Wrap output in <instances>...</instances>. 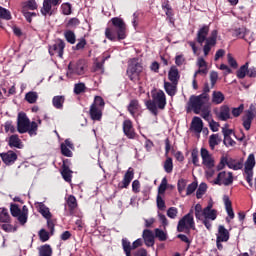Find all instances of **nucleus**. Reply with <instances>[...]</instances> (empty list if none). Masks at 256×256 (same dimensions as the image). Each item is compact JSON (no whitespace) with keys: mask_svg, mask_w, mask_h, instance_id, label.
Masks as SVG:
<instances>
[{"mask_svg":"<svg viewBox=\"0 0 256 256\" xmlns=\"http://www.w3.org/2000/svg\"><path fill=\"white\" fill-rule=\"evenodd\" d=\"M112 28L105 29V37L109 41H123L127 38V25L123 18L114 17L111 19Z\"/></svg>","mask_w":256,"mask_h":256,"instance_id":"obj_1","label":"nucleus"},{"mask_svg":"<svg viewBox=\"0 0 256 256\" xmlns=\"http://www.w3.org/2000/svg\"><path fill=\"white\" fill-rule=\"evenodd\" d=\"M152 100H148L145 102L147 109L157 117L159 115V110L163 111L165 107H167V96H165V92L163 90H152L151 91Z\"/></svg>","mask_w":256,"mask_h":256,"instance_id":"obj_2","label":"nucleus"},{"mask_svg":"<svg viewBox=\"0 0 256 256\" xmlns=\"http://www.w3.org/2000/svg\"><path fill=\"white\" fill-rule=\"evenodd\" d=\"M39 128V125H37V122L29 120V117H27V114L25 112L18 113L17 117V131L21 135L24 133H28L30 137H33V135H37V129Z\"/></svg>","mask_w":256,"mask_h":256,"instance_id":"obj_3","label":"nucleus"},{"mask_svg":"<svg viewBox=\"0 0 256 256\" xmlns=\"http://www.w3.org/2000/svg\"><path fill=\"white\" fill-rule=\"evenodd\" d=\"M141 73H143V65L139 62L138 58H132L128 62L126 75L133 83L141 81Z\"/></svg>","mask_w":256,"mask_h":256,"instance_id":"obj_4","label":"nucleus"},{"mask_svg":"<svg viewBox=\"0 0 256 256\" xmlns=\"http://www.w3.org/2000/svg\"><path fill=\"white\" fill-rule=\"evenodd\" d=\"M190 107L195 113V115H199L202 109L209 107V96L205 94H200L198 96H191L190 100Z\"/></svg>","mask_w":256,"mask_h":256,"instance_id":"obj_5","label":"nucleus"},{"mask_svg":"<svg viewBox=\"0 0 256 256\" xmlns=\"http://www.w3.org/2000/svg\"><path fill=\"white\" fill-rule=\"evenodd\" d=\"M195 231V219L193 218V209L188 214L184 215L178 222L177 231L183 233L185 231Z\"/></svg>","mask_w":256,"mask_h":256,"instance_id":"obj_6","label":"nucleus"},{"mask_svg":"<svg viewBox=\"0 0 256 256\" xmlns=\"http://www.w3.org/2000/svg\"><path fill=\"white\" fill-rule=\"evenodd\" d=\"M255 167V154H249L245 164L244 173L246 175V181L250 187H253V169Z\"/></svg>","mask_w":256,"mask_h":256,"instance_id":"obj_7","label":"nucleus"},{"mask_svg":"<svg viewBox=\"0 0 256 256\" xmlns=\"http://www.w3.org/2000/svg\"><path fill=\"white\" fill-rule=\"evenodd\" d=\"M256 117V106L251 104L249 109L245 111L244 115L242 116V125L246 131L251 129V124Z\"/></svg>","mask_w":256,"mask_h":256,"instance_id":"obj_8","label":"nucleus"},{"mask_svg":"<svg viewBox=\"0 0 256 256\" xmlns=\"http://www.w3.org/2000/svg\"><path fill=\"white\" fill-rule=\"evenodd\" d=\"M72 75H85V62L83 60H78L75 64L69 63L67 77Z\"/></svg>","mask_w":256,"mask_h":256,"instance_id":"obj_9","label":"nucleus"},{"mask_svg":"<svg viewBox=\"0 0 256 256\" xmlns=\"http://www.w3.org/2000/svg\"><path fill=\"white\" fill-rule=\"evenodd\" d=\"M61 3H63V0H44L40 11L44 17H47V15L51 16L53 15V9L59 7Z\"/></svg>","mask_w":256,"mask_h":256,"instance_id":"obj_10","label":"nucleus"},{"mask_svg":"<svg viewBox=\"0 0 256 256\" xmlns=\"http://www.w3.org/2000/svg\"><path fill=\"white\" fill-rule=\"evenodd\" d=\"M143 245V240L141 238H138L135 240L132 245L131 242L127 238L122 239V248L126 256H131V251L133 249H137L138 247H141Z\"/></svg>","mask_w":256,"mask_h":256,"instance_id":"obj_11","label":"nucleus"},{"mask_svg":"<svg viewBox=\"0 0 256 256\" xmlns=\"http://www.w3.org/2000/svg\"><path fill=\"white\" fill-rule=\"evenodd\" d=\"M65 51V41L58 39L54 44L49 46V54L51 56L57 55L60 59H63V53Z\"/></svg>","mask_w":256,"mask_h":256,"instance_id":"obj_12","label":"nucleus"},{"mask_svg":"<svg viewBox=\"0 0 256 256\" xmlns=\"http://www.w3.org/2000/svg\"><path fill=\"white\" fill-rule=\"evenodd\" d=\"M215 185H228L233 184V173L222 171L218 174L217 178L214 180Z\"/></svg>","mask_w":256,"mask_h":256,"instance_id":"obj_13","label":"nucleus"},{"mask_svg":"<svg viewBox=\"0 0 256 256\" xmlns=\"http://www.w3.org/2000/svg\"><path fill=\"white\" fill-rule=\"evenodd\" d=\"M200 155L202 158V164L207 167V169H213V167H215V159L209 153V150L206 148H201Z\"/></svg>","mask_w":256,"mask_h":256,"instance_id":"obj_14","label":"nucleus"},{"mask_svg":"<svg viewBox=\"0 0 256 256\" xmlns=\"http://www.w3.org/2000/svg\"><path fill=\"white\" fill-rule=\"evenodd\" d=\"M217 35L218 31L213 30L211 32V36L207 38L206 43L203 47L205 57H207V55H209V53L211 52V47H215V45H217Z\"/></svg>","mask_w":256,"mask_h":256,"instance_id":"obj_15","label":"nucleus"},{"mask_svg":"<svg viewBox=\"0 0 256 256\" xmlns=\"http://www.w3.org/2000/svg\"><path fill=\"white\" fill-rule=\"evenodd\" d=\"M122 129L127 139H135L137 133H135V128H133V122L131 120H124Z\"/></svg>","mask_w":256,"mask_h":256,"instance_id":"obj_16","label":"nucleus"},{"mask_svg":"<svg viewBox=\"0 0 256 256\" xmlns=\"http://www.w3.org/2000/svg\"><path fill=\"white\" fill-rule=\"evenodd\" d=\"M0 157L4 164L7 166H11L15 164V161H17V153L13 150H9L7 152L0 153Z\"/></svg>","mask_w":256,"mask_h":256,"instance_id":"obj_17","label":"nucleus"},{"mask_svg":"<svg viewBox=\"0 0 256 256\" xmlns=\"http://www.w3.org/2000/svg\"><path fill=\"white\" fill-rule=\"evenodd\" d=\"M216 117L219 121H229L231 119V108L228 105H222L219 111L216 112Z\"/></svg>","mask_w":256,"mask_h":256,"instance_id":"obj_18","label":"nucleus"},{"mask_svg":"<svg viewBox=\"0 0 256 256\" xmlns=\"http://www.w3.org/2000/svg\"><path fill=\"white\" fill-rule=\"evenodd\" d=\"M207 35H209V25H203L197 32L196 41L199 45H203V42L207 43Z\"/></svg>","mask_w":256,"mask_h":256,"instance_id":"obj_19","label":"nucleus"},{"mask_svg":"<svg viewBox=\"0 0 256 256\" xmlns=\"http://www.w3.org/2000/svg\"><path fill=\"white\" fill-rule=\"evenodd\" d=\"M146 247H153L155 245V234L149 229H145L142 234Z\"/></svg>","mask_w":256,"mask_h":256,"instance_id":"obj_20","label":"nucleus"},{"mask_svg":"<svg viewBox=\"0 0 256 256\" xmlns=\"http://www.w3.org/2000/svg\"><path fill=\"white\" fill-rule=\"evenodd\" d=\"M168 79L170 83H174V85L179 84V79H181V75L179 74V69L177 66H171L168 71Z\"/></svg>","mask_w":256,"mask_h":256,"instance_id":"obj_21","label":"nucleus"},{"mask_svg":"<svg viewBox=\"0 0 256 256\" xmlns=\"http://www.w3.org/2000/svg\"><path fill=\"white\" fill-rule=\"evenodd\" d=\"M135 177V172L133 171V168H129L122 180V186H120V189H127L129 185L131 184V181H133V178Z\"/></svg>","mask_w":256,"mask_h":256,"instance_id":"obj_22","label":"nucleus"},{"mask_svg":"<svg viewBox=\"0 0 256 256\" xmlns=\"http://www.w3.org/2000/svg\"><path fill=\"white\" fill-rule=\"evenodd\" d=\"M204 219L210 221H215V219H217V210L213 209L212 203H209L207 207L204 208Z\"/></svg>","mask_w":256,"mask_h":256,"instance_id":"obj_23","label":"nucleus"},{"mask_svg":"<svg viewBox=\"0 0 256 256\" xmlns=\"http://www.w3.org/2000/svg\"><path fill=\"white\" fill-rule=\"evenodd\" d=\"M90 118L92 121H101L103 117V108H99L96 106H90Z\"/></svg>","mask_w":256,"mask_h":256,"instance_id":"obj_24","label":"nucleus"},{"mask_svg":"<svg viewBox=\"0 0 256 256\" xmlns=\"http://www.w3.org/2000/svg\"><path fill=\"white\" fill-rule=\"evenodd\" d=\"M229 237H230L229 230H227L225 226L219 225L218 233L216 234V239H218V241H224L225 243H227V241H229Z\"/></svg>","mask_w":256,"mask_h":256,"instance_id":"obj_25","label":"nucleus"},{"mask_svg":"<svg viewBox=\"0 0 256 256\" xmlns=\"http://www.w3.org/2000/svg\"><path fill=\"white\" fill-rule=\"evenodd\" d=\"M8 145L13 149H23V142L20 140L19 135L13 134L9 137Z\"/></svg>","mask_w":256,"mask_h":256,"instance_id":"obj_26","label":"nucleus"},{"mask_svg":"<svg viewBox=\"0 0 256 256\" xmlns=\"http://www.w3.org/2000/svg\"><path fill=\"white\" fill-rule=\"evenodd\" d=\"M127 110L130 113V115L135 117V115H137V113H139V111L141 110V105H139V100L137 99L131 100L127 106Z\"/></svg>","mask_w":256,"mask_h":256,"instance_id":"obj_27","label":"nucleus"},{"mask_svg":"<svg viewBox=\"0 0 256 256\" xmlns=\"http://www.w3.org/2000/svg\"><path fill=\"white\" fill-rule=\"evenodd\" d=\"M226 165L229 169H233V171H239V169H243V163L237 162L233 158H227L226 157Z\"/></svg>","mask_w":256,"mask_h":256,"instance_id":"obj_28","label":"nucleus"},{"mask_svg":"<svg viewBox=\"0 0 256 256\" xmlns=\"http://www.w3.org/2000/svg\"><path fill=\"white\" fill-rule=\"evenodd\" d=\"M164 89L170 97H175L177 93V84L173 82H164Z\"/></svg>","mask_w":256,"mask_h":256,"instance_id":"obj_29","label":"nucleus"},{"mask_svg":"<svg viewBox=\"0 0 256 256\" xmlns=\"http://www.w3.org/2000/svg\"><path fill=\"white\" fill-rule=\"evenodd\" d=\"M61 175L66 183H71V179H73V171L69 169V166L63 164Z\"/></svg>","mask_w":256,"mask_h":256,"instance_id":"obj_30","label":"nucleus"},{"mask_svg":"<svg viewBox=\"0 0 256 256\" xmlns=\"http://www.w3.org/2000/svg\"><path fill=\"white\" fill-rule=\"evenodd\" d=\"M225 101V94L221 91H213L212 93V103L213 105H221Z\"/></svg>","mask_w":256,"mask_h":256,"instance_id":"obj_31","label":"nucleus"},{"mask_svg":"<svg viewBox=\"0 0 256 256\" xmlns=\"http://www.w3.org/2000/svg\"><path fill=\"white\" fill-rule=\"evenodd\" d=\"M37 209L44 219H51V211H49V208L45 206L43 202H38Z\"/></svg>","mask_w":256,"mask_h":256,"instance_id":"obj_32","label":"nucleus"},{"mask_svg":"<svg viewBox=\"0 0 256 256\" xmlns=\"http://www.w3.org/2000/svg\"><path fill=\"white\" fill-rule=\"evenodd\" d=\"M192 129L195 133H201V131H203V120L198 116L192 119Z\"/></svg>","mask_w":256,"mask_h":256,"instance_id":"obj_33","label":"nucleus"},{"mask_svg":"<svg viewBox=\"0 0 256 256\" xmlns=\"http://www.w3.org/2000/svg\"><path fill=\"white\" fill-rule=\"evenodd\" d=\"M66 203H67L70 214L73 215V211L77 209V198H75L73 195H69L66 198Z\"/></svg>","mask_w":256,"mask_h":256,"instance_id":"obj_34","label":"nucleus"},{"mask_svg":"<svg viewBox=\"0 0 256 256\" xmlns=\"http://www.w3.org/2000/svg\"><path fill=\"white\" fill-rule=\"evenodd\" d=\"M224 205L230 219H235V212H233L231 200L227 196L224 197Z\"/></svg>","mask_w":256,"mask_h":256,"instance_id":"obj_35","label":"nucleus"},{"mask_svg":"<svg viewBox=\"0 0 256 256\" xmlns=\"http://www.w3.org/2000/svg\"><path fill=\"white\" fill-rule=\"evenodd\" d=\"M65 103V96H54L52 99V105L55 109H63Z\"/></svg>","mask_w":256,"mask_h":256,"instance_id":"obj_36","label":"nucleus"},{"mask_svg":"<svg viewBox=\"0 0 256 256\" xmlns=\"http://www.w3.org/2000/svg\"><path fill=\"white\" fill-rule=\"evenodd\" d=\"M233 35L235 37H238V39H245V37H247V35H249V30L245 27L236 28L233 31Z\"/></svg>","mask_w":256,"mask_h":256,"instance_id":"obj_37","label":"nucleus"},{"mask_svg":"<svg viewBox=\"0 0 256 256\" xmlns=\"http://www.w3.org/2000/svg\"><path fill=\"white\" fill-rule=\"evenodd\" d=\"M249 69V62L242 65L236 72L238 79H245L247 77V70Z\"/></svg>","mask_w":256,"mask_h":256,"instance_id":"obj_38","label":"nucleus"},{"mask_svg":"<svg viewBox=\"0 0 256 256\" xmlns=\"http://www.w3.org/2000/svg\"><path fill=\"white\" fill-rule=\"evenodd\" d=\"M219 143H221V138H219V134H212L209 137V145H210V149H215V147H217V145H219Z\"/></svg>","mask_w":256,"mask_h":256,"instance_id":"obj_39","label":"nucleus"},{"mask_svg":"<svg viewBox=\"0 0 256 256\" xmlns=\"http://www.w3.org/2000/svg\"><path fill=\"white\" fill-rule=\"evenodd\" d=\"M64 37H65L66 41L68 43H70V45H75V42L77 41V37L75 36V32H73L72 30H67L64 33Z\"/></svg>","mask_w":256,"mask_h":256,"instance_id":"obj_40","label":"nucleus"},{"mask_svg":"<svg viewBox=\"0 0 256 256\" xmlns=\"http://www.w3.org/2000/svg\"><path fill=\"white\" fill-rule=\"evenodd\" d=\"M0 223H11V216L7 208H2L0 212Z\"/></svg>","mask_w":256,"mask_h":256,"instance_id":"obj_41","label":"nucleus"},{"mask_svg":"<svg viewBox=\"0 0 256 256\" xmlns=\"http://www.w3.org/2000/svg\"><path fill=\"white\" fill-rule=\"evenodd\" d=\"M0 19L4 21H11L13 17L11 16V11L7 10L3 6H0Z\"/></svg>","mask_w":256,"mask_h":256,"instance_id":"obj_42","label":"nucleus"},{"mask_svg":"<svg viewBox=\"0 0 256 256\" xmlns=\"http://www.w3.org/2000/svg\"><path fill=\"white\" fill-rule=\"evenodd\" d=\"M201 117L205 121H211L213 118L211 116V106H206V108L200 110Z\"/></svg>","mask_w":256,"mask_h":256,"instance_id":"obj_43","label":"nucleus"},{"mask_svg":"<svg viewBox=\"0 0 256 256\" xmlns=\"http://www.w3.org/2000/svg\"><path fill=\"white\" fill-rule=\"evenodd\" d=\"M25 99L30 104L37 103V99H39V95L37 94V92H28L25 95Z\"/></svg>","mask_w":256,"mask_h":256,"instance_id":"obj_44","label":"nucleus"},{"mask_svg":"<svg viewBox=\"0 0 256 256\" xmlns=\"http://www.w3.org/2000/svg\"><path fill=\"white\" fill-rule=\"evenodd\" d=\"M85 89H87V86H85V83L83 82L74 85L75 95H81V93H85Z\"/></svg>","mask_w":256,"mask_h":256,"instance_id":"obj_45","label":"nucleus"},{"mask_svg":"<svg viewBox=\"0 0 256 256\" xmlns=\"http://www.w3.org/2000/svg\"><path fill=\"white\" fill-rule=\"evenodd\" d=\"M164 171L167 173H173V159L168 157L164 162Z\"/></svg>","mask_w":256,"mask_h":256,"instance_id":"obj_46","label":"nucleus"},{"mask_svg":"<svg viewBox=\"0 0 256 256\" xmlns=\"http://www.w3.org/2000/svg\"><path fill=\"white\" fill-rule=\"evenodd\" d=\"M165 191H167V178H163L159 187H158V194L160 196L165 195Z\"/></svg>","mask_w":256,"mask_h":256,"instance_id":"obj_47","label":"nucleus"},{"mask_svg":"<svg viewBox=\"0 0 256 256\" xmlns=\"http://www.w3.org/2000/svg\"><path fill=\"white\" fill-rule=\"evenodd\" d=\"M206 191H207V184L201 183L196 191L197 199H201V197L205 195Z\"/></svg>","mask_w":256,"mask_h":256,"instance_id":"obj_48","label":"nucleus"},{"mask_svg":"<svg viewBox=\"0 0 256 256\" xmlns=\"http://www.w3.org/2000/svg\"><path fill=\"white\" fill-rule=\"evenodd\" d=\"M91 106H96L100 109H105V100L101 96H96Z\"/></svg>","mask_w":256,"mask_h":256,"instance_id":"obj_49","label":"nucleus"},{"mask_svg":"<svg viewBox=\"0 0 256 256\" xmlns=\"http://www.w3.org/2000/svg\"><path fill=\"white\" fill-rule=\"evenodd\" d=\"M156 204H157V208L160 211H165V209L167 208V206L165 205V200L163 199V196H161V195H157Z\"/></svg>","mask_w":256,"mask_h":256,"instance_id":"obj_50","label":"nucleus"},{"mask_svg":"<svg viewBox=\"0 0 256 256\" xmlns=\"http://www.w3.org/2000/svg\"><path fill=\"white\" fill-rule=\"evenodd\" d=\"M162 9H164L167 17L173 19V8L169 5V2L162 4Z\"/></svg>","mask_w":256,"mask_h":256,"instance_id":"obj_51","label":"nucleus"},{"mask_svg":"<svg viewBox=\"0 0 256 256\" xmlns=\"http://www.w3.org/2000/svg\"><path fill=\"white\" fill-rule=\"evenodd\" d=\"M192 163L195 167H199V150L193 149L191 152Z\"/></svg>","mask_w":256,"mask_h":256,"instance_id":"obj_52","label":"nucleus"},{"mask_svg":"<svg viewBox=\"0 0 256 256\" xmlns=\"http://www.w3.org/2000/svg\"><path fill=\"white\" fill-rule=\"evenodd\" d=\"M0 228L5 231V233H12L17 231L16 227H13V225H11V223H4V224H0Z\"/></svg>","mask_w":256,"mask_h":256,"instance_id":"obj_53","label":"nucleus"},{"mask_svg":"<svg viewBox=\"0 0 256 256\" xmlns=\"http://www.w3.org/2000/svg\"><path fill=\"white\" fill-rule=\"evenodd\" d=\"M10 213L12 217H19V214L21 213V209L19 208V205L17 204H10Z\"/></svg>","mask_w":256,"mask_h":256,"instance_id":"obj_54","label":"nucleus"},{"mask_svg":"<svg viewBox=\"0 0 256 256\" xmlns=\"http://www.w3.org/2000/svg\"><path fill=\"white\" fill-rule=\"evenodd\" d=\"M4 129H5V133H9V131L10 133H15V131H17V129L13 125V121L11 120L5 122Z\"/></svg>","mask_w":256,"mask_h":256,"instance_id":"obj_55","label":"nucleus"},{"mask_svg":"<svg viewBox=\"0 0 256 256\" xmlns=\"http://www.w3.org/2000/svg\"><path fill=\"white\" fill-rule=\"evenodd\" d=\"M155 237H157L159 241H167V233L159 228L155 229Z\"/></svg>","mask_w":256,"mask_h":256,"instance_id":"obj_56","label":"nucleus"},{"mask_svg":"<svg viewBox=\"0 0 256 256\" xmlns=\"http://www.w3.org/2000/svg\"><path fill=\"white\" fill-rule=\"evenodd\" d=\"M227 61L232 69H237V67H239V64H237V60H235L231 53L227 54Z\"/></svg>","mask_w":256,"mask_h":256,"instance_id":"obj_57","label":"nucleus"},{"mask_svg":"<svg viewBox=\"0 0 256 256\" xmlns=\"http://www.w3.org/2000/svg\"><path fill=\"white\" fill-rule=\"evenodd\" d=\"M178 214L179 210L175 207H170L167 210V217H169L170 219H176Z\"/></svg>","mask_w":256,"mask_h":256,"instance_id":"obj_58","label":"nucleus"},{"mask_svg":"<svg viewBox=\"0 0 256 256\" xmlns=\"http://www.w3.org/2000/svg\"><path fill=\"white\" fill-rule=\"evenodd\" d=\"M79 25H81V21L78 19V18H71L67 24H66V27H70V28H73V27H79Z\"/></svg>","mask_w":256,"mask_h":256,"instance_id":"obj_59","label":"nucleus"},{"mask_svg":"<svg viewBox=\"0 0 256 256\" xmlns=\"http://www.w3.org/2000/svg\"><path fill=\"white\" fill-rule=\"evenodd\" d=\"M40 241H42V243H45V241H49V232H46L45 229H41L38 233Z\"/></svg>","mask_w":256,"mask_h":256,"instance_id":"obj_60","label":"nucleus"},{"mask_svg":"<svg viewBox=\"0 0 256 256\" xmlns=\"http://www.w3.org/2000/svg\"><path fill=\"white\" fill-rule=\"evenodd\" d=\"M61 10H62L63 15H71V13H72L71 4L63 3L61 5Z\"/></svg>","mask_w":256,"mask_h":256,"instance_id":"obj_61","label":"nucleus"},{"mask_svg":"<svg viewBox=\"0 0 256 256\" xmlns=\"http://www.w3.org/2000/svg\"><path fill=\"white\" fill-rule=\"evenodd\" d=\"M61 153L62 155H64V157H73V152H71L69 150V148L67 147V145L65 144H61Z\"/></svg>","mask_w":256,"mask_h":256,"instance_id":"obj_62","label":"nucleus"},{"mask_svg":"<svg viewBox=\"0 0 256 256\" xmlns=\"http://www.w3.org/2000/svg\"><path fill=\"white\" fill-rule=\"evenodd\" d=\"M219 79V74L215 71L210 72V82H211V88L215 87V84L217 83V80Z\"/></svg>","mask_w":256,"mask_h":256,"instance_id":"obj_63","label":"nucleus"},{"mask_svg":"<svg viewBox=\"0 0 256 256\" xmlns=\"http://www.w3.org/2000/svg\"><path fill=\"white\" fill-rule=\"evenodd\" d=\"M243 109H245L243 104H241L237 108H232V115H233V117H239V115H241V113H243Z\"/></svg>","mask_w":256,"mask_h":256,"instance_id":"obj_64","label":"nucleus"}]
</instances>
